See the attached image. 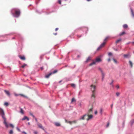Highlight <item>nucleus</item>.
<instances>
[{
  "mask_svg": "<svg viewBox=\"0 0 134 134\" xmlns=\"http://www.w3.org/2000/svg\"><path fill=\"white\" fill-rule=\"evenodd\" d=\"M0 115L4 120L3 123L5 125L6 127H8L9 125L6 121V119L5 117L4 112L3 110L2 109H0Z\"/></svg>",
  "mask_w": 134,
  "mask_h": 134,
  "instance_id": "obj_1",
  "label": "nucleus"
},
{
  "mask_svg": "<svg viewBox=\"0 0 134 134\" xmlns=\"http://www.w3.org/2000/svg\"><path fill=\"white\" fill-rule=\"evenodd\" d=\"M86 117H87V118H86V120L88 121L90 120L93 117V116L91 114H85L82 116L80 118V120H84L85 119V118Z\"/></svg>",
  "mask_w": 134,
  "mask_h": 134,
  "instance_id": "obj_2",
  "label": "nucleus"
},
{
  "mask_svg": "<svg viewBox=\"0 0 134 134\" xmlns=\"http://www.w3.org/2000/svg\"><path fill=\"white\" fill-rule=\"evenodd\" d=\"M13 10L15 11V13H12V14L14 15L16 17H18L19 16L20 14V11L19 9H14Z\"/></svg>",
  "mask_w": 134,
  "mask_h": 134,
  "instance_id": "obj_3",
  "label": "nucleus"
},
{
  "mask_svg": "<svg viewBox=\"0 0 134 134\" xmlns=\"http://www.w3.org/2000/svg\"><path fill=\"white\" fill-rule=\"evenodd\" d=\"M101 61L100 59L99 58H97L95 61H93L92 63L89 65L90 66H91L96 64V62H99Z\"/></svg>",
  "mask_w": 134,
  "mask_h": 134,
  "instance_id": "obj_4",
  "label": "nucleus"
},
{
  "mask_svg": "<svg viewBox=\"0 0 134 134\" xmlns=\"http://www.w3.org/2000/svg\"><path fill=\"white\" fill-rule=\"evenodd\" d=\"M91 89L92 91V92H95V90L96 89V86H95L92 85H91Z\"/></svg>",
  "mask_w": 134,
  "mask_h": 134,
  "instance_id": "obj_5",
  "label": "nucleus"
},
{
  "mask_svg": "<svg viewBox=\"0 0 134 134\" xmlns=\"http://www.w3.org/2000/svg\"><path fill=\"white\" fill-rule=\"evenodd\" d=\"M92 111H93V108H90L89 109V110H88V111L86 114H91L92 113Z\"/></svg>",
  "mask_w": 134,
  "mask_h": 134,
  "instance_id": "obj_6",
  "label": "nucleus"
},
{
  "mask_svg": "<svg viewBox=\"0 0 134 134\" xmlns=\"http://www.w3.org/2000/svg\"><path fill=\"white\" fill-rule=\"evenodd\" d=\"M99 70H100V71H101V72L102 75V80H103L104 77V73H103V72L101 68H99Z\"/></svg>",
  "mask_w": 134,
  "mask_h": 134,
  "instance_id": "obj_7",
  "label": "nucleus"
},
{
  "mask_svg": "<svg viewBox=\"0 0 134 134\" xmlns=\"http://www.w3.org/2000/svg\"><path fill=\"white\" fill-rule=\"evenodd\" d=\"M19 57L22 60H25V57L24 56H21V55H19Z\"/></svg>",
  "mask_w": 134,
  "mask_h": 134,
  "instance_id": "obj_8",
  "label": "nucleus"
},
{
  "mask_svg": "<svg viewBox=\"0 0 134 134\" xmlns=\"http://www.w3.org/2000/svg\"><path fill=\"white\" fill-rule=\"evenodd\" d=\"M37 125L38 126V127H39L40 128L43 130H44V129L43 128L42 126V125L41 124L38 123L37 124Z\"/></svg>",
  "mask_w": 134,
  "mask_h": 134,
  "instance_id": "obj_9",
  "label": "nucleus"
},
{
  "mask_svg": "<svg viewBox=\"0 0 134 134\" xmlns=\"http://www.w3.org/2000/svg\"><path fill=\"white\" fill-rule=\"evenodd\" d=\"M130 56V54L129 53H128L127 54H124V57L126 58H128Z\"/></svg>",
  "mask_w": 134,
  "mask_h": 134,
  "instance_id": "obj_10",
  "label": "nucleus"
},
{
  "mask_svg": "<svg viewBox=\"0 0 134 134\" xmlns=\"http://www.w3.org/2000/svg\"><path fill=\"white\" fill-rule=\"evenodd\" d=\"M26 119H27V120L29 121V118L26 116H24V118H23L22 119V120H24Z\"/></svg>",
  "mask_w": 134,
  "mask_h": 134,
  "instance_id": "obj_11",
  "label": "nucleus"
},
{
  "mask_svg": "<svg viewBox=\"0 0 134 134\" xmlns=\"http://www.w3.org/2000/svg\"><path fill=\"white\" fill-rule=\"evenodd\" d=\"M52 74V72H51L50 73H49V74H48L45 76V77L46 78H48Z\"/></svg>",
  "mask_w": 134,
  "mask_h": 134,
  "instance_id": "obj_12",
  "label": "nucleus"
},
{
  "mask_svg": "<svg viewBox=\"0 0 134 134\" xmlns=\"http://www.w3.org/2000/svg\"><path fill=\"white\" fill-rule=\"evenodd\" d=\"M4 92L6 93V94H7L8 96H10V93L8 91L5 90L4 91Z\"/></svg>",
  "mask_w": 134,
  "mask_h": 134,
  "instance_id": "obj_13",
  "label": "nucleus"
},
{
  "mask_svg": "<svg viewBox=\"0 0 134 134\" xmlns=\"http://www.w3.org/2000/svg\"><path fill=\"white\" fill-rule=\"evenodd\" d=\"M106 44V42H104L102 43L100 45V46L102 47V48Z\"/></svg>",
  "mask_w": 134,
  "mask_h": 134,
  "instance_id": "obj_14",
  "label": "nucleus"
},
{
  "mask_svg": "<svg viewBox=\"0 0 134 134\" xmlns=\"http://www.w3.org/2000/svg\"><path fill=\"white\" fill-rule=\"evenodd\" d=\"M95 97V92H92V94L91 96V98H94Z\"/></svg>",
  "mask_w": 134,
  "mask_h": 134,
  "instance_id": "obj_15",
  "label": "nucleus"
},
{
  "mask_svg": "<svg viewBox=\"0 0 134 134\" xmlns=\"http://www.w3.org/2000/svg\"><path fill=\"white\" fill-rule=\"evenodd\" d=\"M122 40V39L121 38H120L117 40H116V42L115 43H116L117 44L119 43Z\"/></svg>",
  "mask_w": 134,
  "mask_h": 134,
  "instance_id": "obj_16",
  "label": "nucleus"
},
{
  "mask_svg": "<svg viewBox=\"0 0 134 134\" xmlns=\"http://www.w3.org/2000/svg\"><path fill=\"white\" fill-rule=\"evenodd\" d=\"M91 60V58L90 57H88L87 59V60L85 61L86 63H88Z\"/></svg>",
  "mask_w": 134,
  "mask_h": 134,
  "instance_id": "obj_17",
  "label": "nucleus"
},
{
  "mask_svg": "<svg viewBox=\"0 0 134 134\" xmlns=\"http://www.w3.org/2000/svg\"><path fill=\"white\" fill-rule=\"evenodd\" d=\"M55 126H60V124L58 122H55Z\"/></svg>",
  "mask_w": 134,
  "mask_h": 134,
  "instance_id": "obj_18",
  "label": "nucleus"
},
{
  "mask_svg": "<svg viewBox=\"0 0 134 134\" xmlns=\"http://www.w3.org/2000/svg\"><path fill=\"white\" fill-rule=\"evenodd\" d=\"M109 38V36L105 38L104 40V42H106L107 41H108V40Z\"/></svg>",
  "mask_w": 134,
  "mask_h": 134,
  "instance_id": "obj_19",
  "label": "nucleus"
},
{
  "mask_svg": "<svg viewBox=\"0 0 134 134\" xmlns=\"http://www.w3.org/2000/svg\"><path fill=\"white\" fill-rule=\"evenodd\" d=\"M65 121L66 122L68 123H69L71 125L72 124V122L71 121H68L66 120H65Z\"/></svg>",
  "mask_w": 134,
  "mask_h": 134,
  "instance_id": "obj_20",
  "label": "nucleus"
},
{
  "mask_svg": "<svg viewBox=\"0 0 134 134\" xmlns=\"http://www.w3.org/2000/svg\"><path fill=\"white\" fill-rule=\"evenodd\" d=\"M129 64L131 67H132L133 66V64L132 62L131 61H129Z\"/></svg>",
  "mask_w": 134,
  "mask_h": 134,
  "instance_id": "obj_21",
  "label": "nucleus"
},
{
  "mask_svg": "<svg viewBox=\"0 0 134 134\" xmlns=\"http://www.w3.org/2000/svg\"><path fill=\"white\" fill-rule=\"evenodd\" d=\"M131 12L132 16L133 17H134V12H133V11L132 9H131Z\"/></svg>",
  "mask_w": 134,
  "mask_h": 134,
  "instance_id": "obj_22",
  "label": "nucleus"
},
{
  "mask_svg": "<svg viewBox=\"0 0 134 134\" xmlns=\"http://www.w3.org/2000/svg\"><path fill=\"white\" fill-rule=\"evenodd\" d=\"M76 100L74 98H73L72 99L71 101V103H72L73 102H76Z\"/></svg>",
  "mask_w": 134,
  "mask_h": 134,
  "instance_id": "obj_23",
  "label": "nucleus"
},
{
  "mask_svg": "<svg viewBox=\"0 0 134 134\" xmlns=\"http://www.w3.org/2000/svg\"><path fill=\"white\" fill-rule=\"evenodd\" d=\"M123 27L124 28H126L128 27V25L127 24H125L123 25Z\"/></svg>",
  "mask_w": 134,
  "mask_h": 134,
  "instance_id": "obj_24",
  "label": "nucleus"
},
{
  "mask_svg": "<svg viewBox=\"0 0 134 134\" xmlns=\"http://www.w3.org/2000/svg\"><path fill=\"white\" fill-rule=\"evenodd\" d=\"M125 34V32L123 31L120 33V36H121Z\"/></svg>",
  "mask_w": 134,
  "mask_h": 134,
  "instance_id": "obj_25",
  "label": "nucleus"
},
{
  "mask_svg": "<svg viewBox=\"0 0 134 134\" xmlns=\"http://www.w3.org/2000/svg\"><path fill=\"white\" fill-rule=\"evenodd\" d=\"M21 113L22 114H24V111L23 110L22 108H20V111Z\"/></svg>",
  "mask_w": 134,
  "mask_h": 134,
  "instance_id": "obj_26",
  "label": "nucleus"
},
{
  "mask_svg": "<svg viewBox=\"0 0 134 134\" xmlns=\"http://www.w3.org/2000/svg\"><path fill=\"white\" fill-rule=\"evenodd\" d=\"M27 65L25 64H24L21 67L22 68H24L25 66H26Z\"/></svg>",
  "mask_w": 134,
  "mask_h": 134,
  "instance_id": "obj_27",
  "label": "nucleus"
},
{
  "mask_svg": "<svg viewBox=\"0 0 134 134\" xmlns=\"http://www.w3.org/2000/svg\"><path fill=\"white\" fill-rule=\"evenodd\" d=\"M14 95L15 96H18L19 95V94H16L15 93H14ZM19 95H21V96H23V94H19Z\"/></svg>",
  "mask_w": 134,
  "mask_h": 134,
  "instance_id": "obj_28",
  "label": "nucleus"
},
{
  "mask_svg": "<svg viewBox=\"0 0 134 134\" xmlns=\"http://www.w3.org/2000/svg\"><path fill=\"white\" fill-rule=\"evenodd\" d=\"M113 60L114 62V63H118L116 59H113Z\"/></svg>",
  "mask_w": 134,
  "mask_h": 134,
  "instance_id": "obj_29",
  "label": "nucleus"
},
{
  "mask_svg": "<svg viewBox=\"0 0 134 134\" xmlns=\"http://www.w3.org/2000/svg\"><path fill=\"white\" fill-rule=\"evenodd\" d=\"M44 55H41L40 56V58L41 59H42Z\"/></svg>",
  "mask_w": 134,
  "mask_h": 134,
  "instance_id": "obj_30",
  "label": "nucleus"
},
{
  "mask_svg": "<svg viewBox=\"0 0 134 134\" xmlns=\"http://www.w3.org/2000/svg\"><path fill=\"white\" fill-rule=\"evenodd\" d=\"M4 105H5L8 106V103L6 102L4 103Z\"/></svg>",
  "mask_w": 134,
  "mask_h": 134,
  "instance_id": "obj_31",
  "label": "nucleus"
},
{
  "mask_svg": "<svg viewBox=\"0 0 134 134\" xmlns=\"http://www.w3.org/2000/svg\"><path fill=\"white\" fill-rule=\"evenodd\" d=\"M57 72V70H55L53 72H52V74H55L56 72Z\"/></svg>",
  "mask_w": 134,
  "mask_h": 134,
  "instance_id": "obj_32",
  "label": "nucleus"
},
{
  "mask_svg": "<svg viewBox=\"0 0 134 134\" xmlns=\"http://www.w3.org/2000/svg\"><path fill=\"white\" fill-rule=\"evenodd\" d=\"M102 48L100 46L97 49V51L99 50L100 49H101Z\"/></svg>",
  "mask_w": 134,
  "mask_h": 134,
  "instance_id": "obj_33",
  "label": "nucleus"
},
{
  "mask_svg": "<svg viewBox=\"0 0 134 134\" xmlns=\"http://www.w3.org/2000/svg\"><path fill=\"white\" fill-rule=\"evenodd\" d=\"M71 86H72V87H75V85L74 84L72 83V84H71Z\"/></svg>",
  "mask_w": 134,
  "mask_h": 134,
  "instance_id": "obj_34",
  "label": "nucleus"
},
{
  "mask_svg": "<svg viewBox=\"0 0 134 134\" xmlns=\"http://www.w3.org/2000/svg\"><path fill=\"white\" fill-rule=\"evenodd\" d=\"M72 122V123H76L77 122V121L76 120H74Z\"/></svg>",
  "mask_w": 134,
  "mask_h": 134,
  "instance_id": "obj_35",
  "label": "nucleus"
},
{
  "mask_svg": "<svg viewBox=\"0 0 134 134\" xmlns=\"http://www.w3.org/2000/svg\"><path fill=\"white\" fill-rule=\"evenodd\" d=\"M58 3L59 4H61V0H58Z\"/></svg>",
  "mask_w": 134,
  "mask_h": 134,
  "instance_id": "obj_36",
  "label": "nucleus"
},
{
  "mask_svg": "<svg viewBox=\"0 0 134 134\" xmlns=\"http://www.w3.org/2000/svg\"><path fill=\"white\" fill-rule=\"evenodd\" d=\"M13 133V131L12 130H10L9 132V133L10 134H12Z\"/></svg>",
  "mask_w": 134,
  "mask_h": 134,
  "instance_id": "obj_37",
  "label": "nucleus"
},
{
  "mask_svg": "<svg viewBox=\"0 0 134 134\" xmlns=\"http://www.w3.org/2000/svg\"><path fill=\"white\" fill-rule=\"evenodd\" d=\"M116 95L117 96H119L120 95V93L119 92H117L116 93Z\"/></svg>",
  "mask_w": 134,
  "mask_h": 134,
  "instance_id": "obj_38",
  "label": "nucleus"
},
{
  "mask_svg": "<svg viewBox=\"0 0 134 134\" xmlns=\"http://www.w3.org/2000/svg\"><path fill=\"white\" fill-rule=\"evenodd\" d=\"M10 127H12V128H13L14 127V126L12 124H10Z\"/></svg>",
  "mask_w": 134,
  "mask_h": 134,
  "instance_id": "obj_39",
  "label": "nucleus"
},
{
  "mask_svg": "<svg viewBox=\"0 0 134 134\" xmlns=\"http://www.w3.org/2000/svg\"><path fill=\"white\" fill-rule=\"evenodd\" d=\"M108 55L109 56H111V55H112V54L111 53V52H109L108 54Z\"/></svg>",
  "mask_w": 134,
  "mask_h": 134,
  "instance_id": "obj_40",
  "label": "nucleus"
},
{
  "mask_svg": "<svg viewBox=\"0 0 134 134\" xmlns=\"http://www.w3.org/2000/svg\"><path fill=\"white\" fill-rule=\"evenodd\" d=\"M109 122H108L107 125V127H108L109 126Z\"/></svg>",
  "mask_w": 134,
  "mask_h": 134,
  "instance_id": "obj_41",
  "label": "nucleus"
},
{
  "mask_svg": "<svg viewBox=\"0 0 134 134\" xmlns=\"http://www.w3.org/2000/svg\"><path fill=\"white\" fill-rule=\"evenodd\" d=\"M100 112L102 114V109H100Z\"/></svg>",
  "mask_w": 134,
  "mask_h": 134,
  "instance_id": "obj_42",
  "label": "nucleus"
},
{
  "mask_svg": "<svg viewBox=\"0 0 134 134\" xmlns=\"http://www.w3.org/2000/svg\"><path fill=\"white\" fill-rule=\"evenodd\" d=\"M97 111H96L94 113L96 115L97 114Z\"/></svg>",
  "mask_w": 134,
  "mask_h": 134,
  "instance_id": "obj_43",
  "label": "nucleus"
},
{
  "mask_svg": "<svg viewBox=\"0 0 134 134\" xmlns=\"http://www.w3.org/2000/svg\"><path fill=\"white\" fill-rule=\"evenodd\" d=\"M22 133H24V134H27L25 132H24V131H23V132H22Z\"/></svg>",
  "mask_w": 134,
  "mask_h": 134,
  "instance_id": "obj_44",
  "label": "nucleus"
},
{
  "mask_svg": "<svg viewBox=\"0 0 134 134\" xmlns=\"http://www.w3.org/2000/svg\"><path fill=\"white\" fill-rule=\"evenodd\" d=\"M17 129L19 131H20V129L18 127H17Z\"/></svg>",
  "mask_w": 134,
  "mask_h": 134,
  "instance_id": "obj_45",
  "label": "nucleus"
},
{
  "mask_svg": "<svg viewBox=\"0 0 134 134\" xmlns=\"http://www.w3.org/2000/svg\"><path fill=\"white\" fill-rule=\"evenodd\" d=\"M110 58H109L108 59V62H109L110 61Z\"/></svg>",
  "mask_w": 134,
  "mask_h": 134,
  "instance_id": "obj_46",
  "label": "nucleus"
},
{
  "mask_svg": "<svg viewBox=\"0 0 134 134\" xmlns=\"http://www.w3.org/2000/svg\"><path fill=\"white\" fill-rule=\"evenodd\" d=\"M35 120L36 121V122H37V119L36 118H35Z\"/></svg>",
  "mask_w": 134,
  "mask_h": 134,
  "instance_id": "obj_47",
  "label": "nucleus"
},
{
  "mask_svg": "<svg viewBox=\"0 0 134 134\" xmlns=\"http://www.w3.org/2000/svg\"><path fill=\"white\" fill-rule=\"evenodd\" d=\"M116 87L118 88H119V87L118 85L116 86Z\"/></svg>",
  "mask_w": 134,
  "mask_h": 134,
  "instance_id": "obj_48",
  "label": "nucleus"
},
{
  "mask_svg": "<svg viewBox=\"0 0 134 134\" xmlns=\"http://www.w3.org/2000/svg\"><path fill=\"white\" fill-rule=\"evenodd\" d=\"M58 28H56V29H55V31H57V30H58Z\"/></svg>",
  "mask_w": 134,
  "mask_h": 134,
  "instance_id": "obj_49",
  "label": "nucleus"
},
{
  "mask_svg": "<svg viewBox=\"0 0 134 134\" xmlns=\"http://www.w3.org/2000/svg\"><path fill=\"white\" fill-rule=\"evenodd\" d=\"M43 69V67H41V70H42Z\"/></svg>",
  "mask_w": 134,
  "mask_h": 134,
  "instance_id": "obj_50",
  "label": "nucleus"
},
{
  "mask_svg": "<svg viewBox=\"0 0 134 134\" xmlns=\"http://www.w3.org/2000/svg\"><path fill=\"white\" fill-rule=\"evenodd\" d=\"M34 133L35 134H37V132L36 131H34Z\"/></svg>",
  "mask_w": 134,
  "mask_h": 134,
  "instance_id": "obj_51",
  "label": "nucleus"
},
{
  "mask_svg": "<svg viewBox=\"0 0 134 134\" xmlns=\"http://www.w3.org/2000/svg\"><path fill=\"white\" fill-rule=\"evenodd\" d=\"M114 50L116 51H118V50L117 49H114Z\"/></svg>",
  "mask_w": 134,
  "mask_h": 134,
  "instance_id": "obj_52",
  "label": "nucleus"
},
{
  "mask_svg": "<svg viewBox=\"0 0 134 134\" xmlns=\"http://www.w3.org/2000/svg\"><path fill=\"white\" fill-rule=\"evenodd\" d=\"M30 114L32 116L33 115V114H32V113H30Z\"/></svg>",
  "mask_w": 134,
  "mask_h": 134,
  "instance_id": "obj_53",
  "label": "nucleus"
},
{
  "mask_svg": "<svg viewBox=\"0 0 134 134\" xmlns=\"http://www.w3.org/2000/svg\"><path fill=\"white\" fill-rule=\"evenodd\" d=\"M32 116L33 118H35V116L34 115H33Z\"/></svg>",
  "mask_w": 134,
  "mask_h": 134,
  "instance_id": "obj_54",
  "label": "nucleus"
},
{
  "mask_svg": "<svg viewBox=\"0 0 134 134\" xmlns=\"http://www.w3.org/2000/svg\"><path fill=\"white\" fill-rule=\"evenodd\" d=\"M53 34L55 35H56L57 34V33H54Z\"/></svg>",
  "mask_w": 134,
  "mask_h": 134,
  "instance_id": "obj_55",
  "label": "nucleus"
},
{
  "mask_svg": "<svg viewBox=\"0 0 134 134\" xmlns=\"http://www.w3.org/2000/svg\"><path fill=\"white\" fill-rule=\"evenodd\" d=\"M113 104H112L111 105V108H112V107H113Z\"/></svg>",
  "mask_w": 134,
  "mask_h": 134,
  "instance_id": "obj_56",
  "label": "nucleus"
},
{
  "mask_svg": "<svg viewBox=\"0 0 134 134\" xmlns=\"http://www.w3.org/2000/svg\"><path fill=\"white\" fill-rule=\"evenodd\" d=\"M130 43H131V42H129V43H127V44H129Z\"/></svg>",
  "mask_w": 134,
  "mask_h": 134,
  "instance_id": "obj_57",
  "label": "nucleus"
},
{
  "mask_svg": "<svg viewBox=\"0 0 134 134\" xmlns=\"http://www.w3.org/2000/svg\"><path fill=\"white\" fill-rule=\"evenodd\" d=\"M62 81H60L59 82V83H60V82H61Z\"/></svg>",
  "mask_w": 134,
  "mask_h": 134,
  "instance_id": "obj_58",
  "label": "nucleus"
},
{
  "mask_svg": "<svg viewBox=\"0 0 134 134\" xmlns=\"http://www.w3.org/2000/svg\"><path fill=\"white\" fill-rule=\"evenodd\" d=\"M28 125H30V122H28Z\"/></svg>",
  "mask_w": 134,
  "mask_h": 134,
  "instance_id": "obj_59",
  "label": "nucleus"
},
{
  "mask_svg": "<svg viewBox=\"0 0 134 134\" xmlns=\"http://www.w3.org/2000/svg\"><path fill=\"white\" fill-rule=\"evenodd\" d=\"M132 43H133V44L134 43V42H132Z\"/></svg>",
  "mask_w": 134,
  "mask_h": 134,
  "instance_id": "obj_60",
  "label": "nucleus"
},
{
  "mask_svg": "<svg viewBox=\"0 0 134 134\" xmlns=\"http://www.w3.org/2000/svg\"><path fill=\"white\" fill-rule=\"evenodd\" d=\"M133 122H134V120H133Z\"/></svg>",
  "mask_w": 134,
  "mask_h": 134,
  "instance_id": "obj_61",
  "label": "nucleus"
},
{
  "mask_svg": "<svg viewBox=\"0 0 134 134\" xmlns=\"http://www.w3.org/2000/svg\"><path fill=\"white\" fill-rule=\"evenodd\" d=\"M81 36H80L79 37H81Z\"/></svg>",
  "mask_w": 134,
  "mask_h": 134,
  "instance_id": "obj_62",
  "label": "nucleus"
},
{
  "mask_svg": "<svg viewBox=\"0 0 134 134\" xmlns=\"http://www.w3.org/2000/svg\"><path fill=\"white\" fill-rule=\"evenodd\" d=\"M65 1H66V0H65Z\"/></svg>",
  "mask_w": 134,
  "mask_h": 134,
  "instance_id": "obj_63",
  "label": "nucleus"
}]
</instances>
